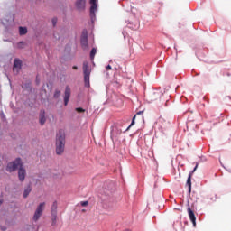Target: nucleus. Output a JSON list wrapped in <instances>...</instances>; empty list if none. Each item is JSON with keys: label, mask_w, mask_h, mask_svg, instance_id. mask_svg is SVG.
I'll use <instances>...</instances> for the list:
<instances>
[{"label": "nucleus", "mask_w": 231, "mask_h": 231, "mask_svg": "<svg viewBox=\"0 0 231 231\" xmlns=\"http://www.w3.org/2000/svg\"><path fill=\"white\" fill-rule=\"evenodd\" d=\"M18 169V178L20 181H24L26 178V170L23 165L21 158H16L14 161L9 162L6 167L7 172H14Z\"/></svg>", "instance_id": "1"}, {"label": "nucleus", "mask_w": 231, "mask_h": 231, "mask_svg": "<svg viewBox=\"0 0 231 231\" xmlns=\"http://www.w3.org/2000/svg\"><path fill=\"white\" fill-rule=\"evenodd\" d=\"M66 149V133L64 130H60L56 134V154L60 156Z\"/></svg>", "instance_id": "2"}, {"label": "nucleus", "mask_w": 231, "mask_h": 231, "mask_svg": "<svg viewBox=\"0 0 231 231\" xmlns=\"http://www.w3.org/2000/svg\"><path fill=\"white\" fill-rule=\"evenodd\" d=\"M83 75H84V82L85 88H89V77L91 75V69L89 68V63L88 61L83 62Z\"/></svg>", "instance_id": "3"}, {"label": "nucleus", "mask_w": 231, "mask_h": 231, "mask_svg": "<svg viewBox=\"0 0 231 231\" xmlns=\"http://www.w3.org/2000/svg\"><path fill=\"white\" fill-rule=\"evenodd\" d=\"M44 207H46L45 202H42L39 204L32 217L33 221H39L41 216H42V212H44Z\"/></svg>", "instance_id": "4"}, {"label": "nucleus", "mask_w": 231, "mask_h": 231, "mask_svg": "<svg viewBox=\"0 0 231 231\" xmlns=\"http://www.w3.org/2000/svg\"><path fill=\"white\" fill-rule=\"evenodd\" d=\"M196 169H198V164H196L193 171L189 173L187 182H186V186L189 189V194H190L192 192V174H194V172H196Z\"/></svg>", "instance_id": "5"}, {"label": "nucleus", "mask_w": 231, "mask_h": 231, "mask_svg": "<svg viewBox=\"0 0 231 231\" xmlns=\"http://www.w3.org/2000/svg\"><path fill=\"white\" fill-rule=\"evenodd\" d=\"M71 97V88L69 86H66L65 93H64V106H68V102H69V97Z\"/></svg>", "instance_id": "6"}, {"label": "nucleus", "mask_w": 231, "mask_h": 231, "mask_svg": "<svg viewBox=\"0 0 231 231\" xmlns=\"http://www.w3.org/2000/svg\"><path fill=\"white\" fill-rule=\"evenodd\" d=\"M75 5L79 12H84L86 10V0H77Z\"/></svg>", "instance_id": "7"}, {"label": "nucleus", "mask_w": 231, "mask_h": 231, "mask_svg": "<svg viewBox=\"0 0 231 231\" xmlns=\"http://www.w3.org/2000/svg\"><path fill=\"white\" fill-rule=\"evenodd\" d=\"M80 42L82 48H88V31L82 32Z\"/></svg>", "instance_id": "8"}, {"label": "nucleus", "mask_w": 231, "mask_h": 231, "mask_svg": "<svg viewBox=\"0 0 231 231\" xmlns=\"http://www.w3.org/2000/svg\"><path fill=\"white\" fill-rule=\"evenodd\" d=\"M23 62L19 59H15L14 62L13 71L14 73H19Z\"/></svg>", "instance_id": "9"}, {"label": "nucleus", "mask_w": 231, "mask_h": 231, "mask_svg": "<svg viewBox=\"0 0 231 231\" xmlns=\"http://www.w3.org/2000/svg\"><path fill=\"white\" fill-rule=\"evenodd\" d=\"M188 214L191 223H193V226H196V215L190 207L188 208Z\"/></svg>", "instance_id": "10"}, {"label": "nucleus", "mask_w": 231, "mask_h": 231, "mask_svg": "<svg viewBox=\"0 0 231 231\" xmlns=\"http://www.w3.org/2000/svg\"><path fill=\"white\" fill-rule=\"evenodd\" d=\"M150 98L152 102H154V100L162 98V93L160 91H154L151 94Z\"/></svg>", "instance_id": "11"}, {"label": "nucleus", "mask_w": 231, "mask_h": 231, "mask_svg": "<svg viewBox=\"0 0 231 231\" xmlns=\"http://www.w3.org/2000/svg\"><path fill=\"white\" fill-rule=\"evenodd\" d=\"M90 17L91 19H94L95 14L97 12V4H90Z\"/></svg>", "instance_id": "12"}, {"label": "nucleus", "mask_w": 231, "mask_h": 231, "mask_svg": "<svg viewBox=\"0 0 231 231\" xmlns=\"http://www.w3.org/2000/svg\"><path fill=\"white\" fill-rule=\"evenodd\" d=\"M40 124L41 125H44V124H46V116H44V111H41L40 113Z\"/></svg>", "instance_id": "13"}, {"label": "nucleus", "mask_w": 231, "mask_h": 231, "mask_svg": "<svg viewBox=\"0 0 231 231\" xmlns=\"http://www.w3.org/2000/svg\"><path fill=\"white\" fill-rule=\"evenodd\" d=\"M31 192H32V187L27 186L23 191V198H28Z\"/></svg>", "instance_id": "14"}, {"label": "nucleus", "mask_w": 231, "mask_h": 231, "mask_svg": "<svg viewBox=\"0 0 231 231\" xmlns=\"http://www.w3.org/2000/svg\"><path fill=\"white\" fill-rule=\"evenodd\" d=\"M20 35H26L28 33V29L26 27H19Z\"/></svg>", "instance_id": "15"}, {"label": "nucleus", "mask_w": 231, "mask_h": 231, "mask_svg": "<svg viewBox=\"0 0 231 231\" xmlns=\"http://www.w3.org/2000/svg\"><path fill=\"white\" fill-rule=\"evenodd\" d=\"M51 226H55V225H57V213L51 214Z\"/></svg>", "instance_id": "16"}, {"label": "nucleus", "mask_w": 231, "mask_h": 231, "mask_svg": "<svg viewBox=\"0 0 231 231\" xmlns=\"http://www.w3.org/2000/svg\"><path fill=\"white\" fill-rule=\"evenodd\" d=\"M51 214H57V201H54L51 206Z\"/></svg>", "instance_id": "17"}, {"label": "nucleus", "mask_w": 231, "mask_h": 231, "mask_svg": "<svg viewBox=\"0 0 231 231\" xmlns=\"http://www.w3.org/2000/svg\"><path fill=\"white\" fill-rule=\"evenodd\" d=\"M95 55H97V49L93 48L90 51V59L93 60L95 59Z\"/></svg>", "instance_id": "18"}, {"label": "nucleus", "mask_w": 231, "mask_h": 231, "mask_svg": "<svg viewBox=\"0 0 231 231\" xmlns=\"http://www.w3.org/2000/svg\"><path fill=\"white\" fill-rule=\"evenodd\" d=\"M53 97L54 98H59L60 97V90H55Z\"/></svg>", "instance_id": "19"}, {"label": "nucleus", "mask_w": 231, "mask_h": 231, "mask_svg": "<svg viewBox=\"0 0 231 231\" xmlns=\"http://www.w3.org/2000/svg\"><path fill=\"white\" fill-rule=\"evenodd\" d=\"M134 120H136V115L133 117L132 123H131V125H129L128 129H129L130 127H133V125H134Z\"/></svg>", "instance_id": "20"}, {"label": "nucleus", "mask_w": 231, "mask_h": 231, "mask_svg": "<svg viewBox=\"0 0 231 231\" xmlns=\"http://www.w3.org/2000/svg\"><path fill=\"white\" fill-rule=\"evenodd\" d=\"M76 111L78 113H84V111H86V110H84V108H82V107H78V108H76Z\"/></svg>", "instance_id": "21"}, {"label": "nucleus", "mask_w": 231, "mask_h": 231, "mask_svg": "<svg viewBox=\"0 0 231 231\" xmlns=\"http://www.w3.org/2000/svg\"><path fill=\"white\" fill-rule=\"evenodd\" d=\"M88 201L81 202V207H88Z\"/></svg>", "instance_id": "22"}, {"label": "nucleus", "mask_w": 231, "mask_h": 231, "mask_svg": "<svg viewBox=\"0 0 231 231\" xmlns=\"http://www.w3.org/2000/svg\"><path fill=\"white\" fill-rule=\"evenodd\" d=\"M52 24L53 26H57V18L52 19Z\"/></svg>", "instance_id": "23"}, {"label": "nucleus", "mask_w": 231, "mask_h": 231, "mask_svg": "<svg viewBox=\"0 0 231 231\" xmlns=\"http://www.w3.org/2000/svg\"><path fill=\"white\" fill-rule=\"evenodd\" d=\"M161 122H162L163 127H167V125H164L167 122V121H165V119L162 118ZM163 122H164V124H163Z\"/></svg>", "instance_id": "24"}, {"label": "nucleus", "mask_w": 231, "mask_h": 231, "mask_svg": "<svg viewBox=\"0 0 231 231\" xmlns=\"http://www.w3.org/2000/svg\"><path fill=\"white\" fill-rule=\"evenodd\" d=\"M90 5H97V0H90Z\"/></svg>", "instance_id": "25"}, {"label": "nucleus", "mask_w": 231, "mask_h": 231, "mask_svg": "<svg viewBox=\"0 0 231 231\" xmlns=\"http://www.w3.org/2000/svg\"><path fill=\"white\" fill-rule=\"evenodd\" d=\"M106 68L107 70H110L112 69L111 65H107Z\"/></svg>", "instance_id": "26"}, {"label": "nucleus", "mask_w": 231, "mask_h": 231, "mask_svg": "<svg viewBox=\"0 0 231 231\" xmlns=\"http://www.w3.org/2000/svg\"><path fill=\"white\" fill-rule=\"evenodd\" d=\"M72 69H79V67L73 66V67H72Z\"/></svg>", "instance_id": "27"}, {"label": "nucleus", "mask_w": 231, "mask_h": 231, "mask_svg": "<svg viewBox=\"0 0 231 231\" xmlns=\"http://www.w3.org/2000/svg\"><path fill=\"white\" fill-rule=\"evenodd\" d=\"M229 95H230L229 98L231 99V88H229Z\"/></svg>", "instance_id": "28"}, {"label": "nucleus", "mask_w": 231, "mask_h": 231, "mask_svg": "<svg viewBox=\"0 0 231 231\" xmlns=\"http://www.w3.org/2000/svg\"><path fill=\"white\" fill-rule=\"evenodd\" d=\"M143 112H142V111H139V112H137V114L136 115H142Z\"/></svg>", "instance_id": "29"}, {"label": "nucleus", "mask_w": 231, "mask_h": 231, "mask_svg": "<svg viewBox=\"0 0 231 231\" xmlns=\"http://www.w3.org/2000/svg\"><path fill=\"white\" fill-rule=\"evenodd\" d=\"M3 204V200H0V205H2Z\"/></svg>", "instance_id": "30"}, {"label": "nucleus", "mask_w": 231, "mask_h": 231, "mask_svg": "<svg viewBox=\"0 0 231 231\" xmlns=\"http://www.w3.org/2000/svg\"><path fill=\"white\" fill-rule=\"evenodd\" d=\"M19 44H24V42H21Z\"/></svg>", "instance_id": "31"}, {"label": "nucleus", "mask_w": 231, "mask_h": 231, "mask_svg": "<svg viewBox=\"0 0 231 231\" xmlns=\"http://www.w3.org/2000/svg\"><path fill=\"white\" fill-rule=\"evenodd\" d=\"M125 231H131V230H129V229H126V230H125Z\"/></svg>", "instance_id": "32"}]
</instances>
